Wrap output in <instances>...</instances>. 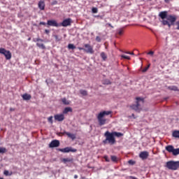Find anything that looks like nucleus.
Here are the masks:
<instances>
[{"label":"nucleus","mask_w":179,"mask_h":179,"mask_svg":"<svg viewBox=\"0 0 179 179\" xmlns=\"http://www.w3.org/2000/svg\"><path fill=\"white\" fill-rule=\"evenodd\" d=\"M159 17L162 19L161 23L163 26H168L170 29L171 26L176 24V26H177L176 30H179V20L177 21V15H169V12L165 10L161 11L159 13Z\"/></svg>","instance_id":"f257e3e1"},{"label":"nucleus","mask_w":179,"mask_h":179,"mask_svg":"<svg viewBox=\"0 0 179 179\" xmlns=\"http://www.w3.org/2000/svg\"><path fill=\"white\" fill-rule=\"evenodd\" d=\"M104 136L106 138V139L103 141V143H104V145H107V143L109 145H115L117 142V141H115V136L116 138H121V136H124V134L121 132H110L107 131L105 132Z\"/></svg>","instance_id":"f03ea898"},{"label":"nucleus","mask_w":179,"mask_h":179,"mask_svg":"<svg viewBox=\"0 0 179 179\" xmlns=\"http://www.w3.org/2000/svg\"><path fill=\"white\" fill-rule=\"evenodd\" d=\"M111 114H113V111L110 110H103L100 112L96 117L99 125H100V127L106 125L107 123V119H106L105 117L106 115H110Z\"/></svg>","instance_id":"7ed1b4c3"},{"label":"nucleus","mask_w":179,"mask_h":179,"mask_svg":"<svg viewBox=\"0 0 179 179\" xmlns=\"http://www.w3.org/2000/svg\"><path fill=\"white\" fill-rule=\"evenodd\" d=\"M136 103L130 106V108H131V110H134V111H136L137 113H141L142 110V108H141V103L143 104V103H145V99L141 97H136Z\"/></svg>","instance_id":"20e7f679"},{"label":"nucleus","mask_w":179,"mask_h":179,"mask_svg":"<svg viewBox=\"0 0 179 179\" xmlns=\"http://www.w3.org/2000/svg\"><path fill=\"white\" fill-rule=\"evenodd\" d=\"M84 48L78 47V50L80 51H85V52H87V54H94V50H93V46L90 45V44H85Z\"/></svg>","instance_id":"39448f33"},{"label":"nucleus","mask_w":179,"mask_h":179,"mask_svg":"<svg viewBox=\"0 0 179 179\" xmlns=\"http://www.w3.org/2000/svg\"><path fill=\"white\" fill-rule=\"evenodd\" d=\"M166 167L169 170H177L179 167V162L169 161L166 162Z\"/></svg>","instance_id":"423d86ee"},{"label":"nucleus","mask_w":179,"mask_h":179,"mask_svg":"<svg viewBox=\"0 0 179 179\" xmlns=\"http://www.w3.org/2000/svg\"><path fill=\"white\" fill-rule=\"evenodd\" d=\"M0 54H2L6 57V59H10L12 58V53L9 50H6V49L3 48H0Z\"/></svg>","instance_id":"0eeeda50"},{"label":"nucleus","mask_w":179,"mask_h":179,"mask_svg":"<svg viewBox=\"0 0 179 179\" xmlns=\"http://www.w3.org/2000/svg\"><path fill=\"white\" fill-rule=\"evenodd\" d=\"M59 152H62V153H69V152H72L75 153L78 152V150L73 148L72 147H66L64 148H59Z\"/></svg>","instance_id":"6e6552de"},{"label":"nucleus","mask_w":179,"mask_h":179,"mask_svg":"<svg viewBox=\"0 0 179 179\" xmlns=\"http://www.w3.org/2000/svg\"><path fill=\"white\" fill-rule=\"evenodd\" d=\"M48 26H52V27H59V24L55 20H49L47 22Z\"/></svg>","instance_id":"1a4fd4ad"},{"label":"nucleus","mask_w":179,"mask_h":179,"mask_svg":"<svg viewBox=\"0 0 179 179\" xmlns=\"http://www.w3.org/2000/svg\"><path fill=\"white\" fill-rule=\"evenodd\" d=\"M71 22H72V20L71 18H67L66 20H64L63 22L59 24L60 26H62L63 27H67V26H71Z\"/></svg>","instance_id":"9d476101"},{"label":"nucleus","mask_w":179,"mask_h":179,"mask_svg":"<svg viewBox=\"0 0 179 179\" xmlns=\"http://www.w3.org/2000/svg\"><path fill=\"white\" fill-rule=\"evenodd\" d=\"M139 157L142 159V160H146V159L149 157V152L148 151H143L140 152Z\"/></svg>","instance_id":"9b49d317"},{"label":"nucleus","mask_w":179,"mask_h":179,"mask_svg":"<svg viewBox=\"0 0 179 179\" xmlns=\"http://www.w3.org/2000/svg\"><path fill=\"white\" fill-rule=\"evenodd\" d=\"M59 141L58 140H53L49 144V148H58L59 146Z\"/></svg>","instance_id":"f8f14e48"},{"label":"nucleus","mask_w":179,"mask_h":179,"mask_svg":"<svg viewBox=\"0 0 179 179\" xmlns=\"http://www.w3.org/2000/svg\"><path fill=\"white\" fill-rule=\"evenodd\" d=\"M55 120L61 122L65 120V116L64 115V114L55 115Z\"/></svg>","instance_id":"ddd939ff"},{"label":"nucleus","mask_w":179,"mask_h":179,"mask_svg":"<svg viewBox=\"0 0 179 179\" xmlns=\"http://www.w3.org/2000/svg\"><path fill=\"white\" fill-rule=\"evenodd\" d=\"M38 7L41 10H44L45 9V2L44 1H40L38 3Z\"/></svg>","instance_id":"4468645a"},{"label":"nucleus","mask_w":179,"mask_h":179,"mask_svg":"<svg viewBox=\"0 0 179 179\" xmlns=\"http://www.w3.org/2000/svg\"><path fill=\"white\" fill-rule=\"evenodd\" d=\"M62 162L64 164H66V163H73V158H63L62 159Z\"/></svg>","instance_id":"2eb2a0df"},{"label":"nucleus","mask_w":179,"mask_h":179,"mask_svg":"<svg viewBox=\"0 0 179 179\" xmlns=\"http://www.w3.org/2000/svg\"><path fill=\"white\" fill-rule=\"evenodd\" d=\"M66 135H67V136L69 138H70L71 139H72V141H75V139H76V135L73 134H71L69 132H65L64 133Z\"/></svg>","instance_id":"dca6fc26"},{"label":"nucleus","mask_w":179,"mask_h":179,"mask_svg":"<svg viewBox=\"0 0 179 179\" xmlns=\"http://www.w3.org/2000/svg\"><path fill=\"white\" fill-rule=\"evenodd\" d=\"M23 100H31V95L29 94H24L22 96Z\"/></svg>","instance_id":"f3484780"},{"label":"nucleus","mask_w":179,"mask_h":179,"mask_svg":"<svg viewBox=\"0 0 179 179\" xmlns=\"http://www.w3.org/2000/svg\"><path fill=\"white\" fill-rule=\"evenodd\" d=\"M62 102L64 106H69L71 104V101L67 100L66 98H62Z\"/></svg>","instance_id":"a211bd4d"},{"label":"nucleus","mask_w":179,"mask_h":179,"mask_svg":"<svg viewBox=\"0 0 179 179\" xmlns=\"http://www.w3.org/2000/svg\"><path fill=\"white\" fill-rule=\"evenodd\" d=\"M73 110L71 107H66L63 110V114H68V113H72Z\"/></svg>","instance_id":"6ab92c4d"},{"label":"nucleus","mask_w":179,"mask_h":179,"mask_svg":"<svg viewBox=\"0 0 179 179\" xmlns=\"http://www.w3.org/2000/svg\"><path fill=\"white\" fill-rule=\"evenodd\" d=\"M172 136H173V138H178L179 139V130H175L172 133Z\"/></svg>","instance_id":"aec40b11"},{"label":"nucleus","mask_w":179,"mask_h":179,"mask_svg":"<svg viewBox=\"0 0 179 179\" xmlns=\"http://www.w3.org/2000/svg\"><path fill=\"white\" fill-rule=\"evenodd\" d=\"M36 45L37 47H38L39 48H41L42 50H45V45H44V43H37Z\"/></svg>","instance_id":"412c9836"},{"label":"nucleus","mask_w":179,"mask_h":179,"mask_svg":"<svg viewBox=\"0 0 179 179\" xmlns=\"http://www.w3.org/2000/svg\"><path fill=\"white\" fill-rule=\"evenodd\" d=\"M169 90H173L174 92H178V87L176 86H170L168 87Z\"/></svg>","instance_id":"4be33fe9"},{"label":"nucleus","mask_w":179,"mask_h":179,"mask_svg":"<svg viewBox=\"0 0 179 179\" xmlns=\"http://www.w3.org/2000/svg\"><path fill=\"white\" fill-rule=\"evenodd\" d=\"M101 57L102 58L103 61H106L107 59V55L104 52H101Z\"/></svg>","instance_id":"5701e85b"},{"label":"nucleus","mask_w":179,"mask_h":179,"mask_svg":"<svg viewBox=\"0 0 179 179\" xmlns=\"http://www.w3.org/2000/svg\"><path fill=\"white\" fill-rule=\"evenodd\" d=\"M68 48H69V50H75V48H76V46H75V45H73L72 43H69L68 45Z\"/></svg>","instance_id":"b1692460"},{"label":"nucleus","mask_w":179,"mask_h":179,"mask_svg":"<svg viewBox=\"0 0 179 179\" xmlns=\"http://www.w3.org/2000/svg\"><path fill=\"white\" fill-rule=\"evenodd\" d=\"M80 94H82L83 96H87V91L85 90H80Z\"/></svg>","instance_id":"393cba45"},{"label":"nucleus","mask_w":179,"mask_h":179,"mask_svg":"<svg viewBox=\"0 0 179 179\" xmlns=\"http://www.w3.org/2000/svg\"><path fill=\"white\" fill-rule=\"evenodd\" d=\"M53 37H55V41H57V42L61 41V40H62V38L58 36V35H54Z\"/></svg>","instance_id":"a878e982"},{"label":"nucleus","mask_w":179,"mask_h":179,"mask_svg":"<svg viewBox=\"0 0 179 179\" xmlns=\"http://www.w3.org/2000/svg\"><path fill=\"white\" fill-rule=\"evenodd\" d=\"M110 159H111L112 162H117V156H115V155L110 156Z\"/></svg>","instance_id":"bb28decb"},{"label":"nucleus","mask_w":179,"mask_h":179,"mask_svg":"<svg viewBox=\"0 0 179 179\" xmlns=\"http://www.w3.org/2000/svg\"><path fill=\"white\" fill-rule=\"evenodd\" d=\"M33 41H34V43L38 42V41H41V43H43V41H44V40H43V39H41V38H34V39H33Z\"/></svg>","instance_id":"cd10ccee"},{"label":"nucleus","mask_w":179,"mask_h":179,"mask_svg":"<svg viewBox=\"0 0 179 179\" xmlns=\"http://www.w3.org/2000/svg\"><path fill=\"white\" fill-rule=\"evenodd\" d=\"M7 150L5 148H0V153H6Z\"/></svg>","instance_id":"c85d7f7f"},{"label":"nucleus","mask_w":179,"mask_h":179,"mask_svg":"<svg viewBox=\"0 0 179 179\" xmlns=\"http://www.w3.org/2000/svg\"><path fill=\"white\" fill-rule=\"evenodd\" d=\"M117 34H119V36H122V34H124V29H119Z\"/></svg>","instance_id":"c756f323"},{"label":"nucleus","mask_w":179,"mask_h":179,"mask_svg":"<svg viewBox=\"0 0 179 179\" xmlns=\"http://www.w3.org/2000/svg\"><path fill=\"white\" fill-rule=\"evenodd\" d=\"M149 68H150V64H148L146 67H145L143 70L142 72H147L148 69H149Z\"/></svg>","instance_id":"7c9ffc66"},{"label":"nucleus","mask_w":179,"mask_h":179,"mask_svg":"<svg viewBox=\"0 0 179 179\" xmlns=\"http://www.w3.org/2000/svg\"><path fill=\"white\" fill-rule=\"evenodd\" d=\"M92 13H97V12H99V10L97 9V8L93 7L92 9Z\"/></svg>","instance_id":"2f4dec72"},{"label":"nucleus","mask_w":179,"mask_h":179,"mask_svg":"<svg viewBox=\"0 0 179 179\" xmlns=\"http://www.w3.org/2000/svg\"><path fill=\"white\" fill-rule=\"evenodd\" d=\"M3 174L4 176H12V172L9 173V171H4Z\"/></svg>","instance_id":"473e14b6"},{"label":"nucleus","mask_w":179,"mask_h":179,"mask_svg":"<svg viewBox=\"0 0 179 179\" xmlns=\"http://www.w3.org/2000/svg\"><path fill=\"white\" fill-rule=\"evenodd\" d=\"M48 122H50V124H52L54 122L52 121V116H50L48 118Z\"/></svg>","instance_id":"72a5a7b5"},{"label":"nucleus","mask_w":179,"mask_h":179,"mask_svg":"<svg viewBox=\"0 0 179 179\" xmlns=\"http://www.w3.org/2000/svg\"><path fill=\"white\" fill-rule=\"evenodd\" d=\"M122 58H124V59H131V57L127 55H122Z\"/></svg>","instance_id":"f704fd0d"},{"label":"nucleus","mask_w":179,"mask_h":179,"mask_svg":"<svg viewBox=\"0 0 179 179\" xmlns=\"http://www.w3.org/2000/svg\"><path fill=\"white\" fill-rule=\"evenodd\" d=\"M103 159H105L106 162H110V158H108V156L105 155Z\"/></svg>","instance_id":"c9c22d12"},{"label":"nucleus","mask_w":179,"mask_h":179,"mask_svg":"<svg viewBox=\"0 0 179 179\" xmlns=\"http://www.w3.org/2000/svg\"><path fill=\"white\" fill-rule=\"evenodd\" d=\"M51 5L54 6V5H58V1L57 0L53 1L51 3Z\"/></svg>","instance_id":"e433bc0d"},{"label":"nucleus","mask_w":179,"mask_h":179,"mask_svg":"<svg viewBox=\"0 0 179 179\" xmlns=\"http://www.w3.org/2000/svg\"><path fill=\"white\" fill-rule=\"evenodd\" d=\"M96 41H97L98 43H100V41H101V38H100V36L96 37Z\"/></svg>","instance_id":"4c0bfd02"},{"label":"nucleus","mask_w":179,"mask_h":179,"mask_svg":"<svg viewBox=\"0 0 179 179\" xmlns=\"http://www.w3.org/2000/svg\"><path fill=\"white\" fill-rule=\"evenodd\" d=\"M128 163H129V164H131V165L135 164V162H134V161H132V160H129V161L128 162Z\"/></svg>","instance_id":"58836bf2"},{"label":"nucleus","mask_w":179,"mask_h":179,"mask_svg":"<svg viewBox=\"0 0 179 179\" xmlns=\"http://www.w3.org/2000/svg\"><path fill=\"white\" fill-rule=\"evenodd\" d=\"M126 54H129V55H134L133 52H127Z\"/></svg>","instance_id":"ea45409f"},{"label":"nucleus","mask_w":179,"mask_h":179,"mask_svg":"<svg viewBox=\"0 0 179 179\" xmlns=\"http://www.w3.org/2000/svg\"><path fill=\"white\" fill-rule=\"evenodd\" d=\"M153 54H155V52H153V51H150V52L148 53V55H153Z\"/></svg>","instance_id":"a19ab883"},{"label":"nucleus","mask_w":179,"mask_h":179,"mask_svg":"<svg viewBox=\"0 0 179 179\" xmlns=\"http://www.w3.org/2000/svg\"><path fill=\"white\" fill-rule=\"evenodd\" d=\"M45 34H50V30L45 29Z\"/></svg>","instance_id":"79ce46f5"},{"label":"nucleus","mask_w":179,"mask_h":179,"mask_svg":"<svg viewBox=\"0 0 179 179\" xmlns=\"http://www.w3.org/2000/svg\"><path fill=\"white\" fill-rule=\"evenodd\" d=\"M39 24H42L43 26H45V24H47L45 22H41L39 23Z\"/></svg>","instance_id":"37998d69"},{"label":"nucleus","mask_w":179,"mask_h":179,"mask_svg":"<svg viewBox=\"0 0 179 179\" xmlns=\"http://www.w3.org/2000/svg\"><path fill=\"white\" fill-rule=\"evenodd\" d=\"M107 25L109 26V27H112V28L114 27H113V25H111V24H110V23H108Z\"/></svg>","instance_id":"c03bdc74"},{"label":"nucleus","mask_w":179,"mask_h":179,"mask_svg":"<svg viewBox=\"0 0 179 179\" xmlns=\"http://www.w3.org/2000/svg\"><path fill=\"white\" fill-rule=\"evenodd\" d=\"M164 2H166V3H169V2H170V0H164Z\"/></svg>","instance_id":"a18cd8bd"},{"label":"nucleus","mask_w":179,"mask_h":179,"mask_svg":"<svg viewBox=\"0 0 179 179\" xmlns=\"http://www.w3.org/2000/svg\"><path fill=\"white\" fill-rule=\"evenodd\" d=\"M10 111H15V108H10Z\"/></svg>","instance_id":"49530a36"},{"label":"nucleus","mask_w":179,"mask_h":179,"mask_svg":"<svg viewBox=\"0 0 179 179\" xmlns=\"http://www.w3.org/2000/svg\"><path fill=\"white\" fill-rule=\"evenodd\" d=\"M78 175H74V178L75 179L78 178Z\"/></svg>","instance_id":"de8ad7c7"},{"label":"nucleus","mask_w":179,"mask_h":179,"mask_svg":"<svg viewBox=\"0 0 179 179\" xmlns=\"http://www.w3.org/2000/svg\"><path fill=\"white\" fill-rule=\"evenodd\" d=\"M31 40V38H28V41H30Z\"/></svg>","instance_id":"09e8293b"},{"label":"nucleus","mask_w":179,"mask_h":179,"mask_svg":"<svg viewBox=\"0 0 179 179\" xmlns=\"http://www.w3.org/2000/svg\"><path fill=\"white\" fill-rule=\"evenodd\" d=\"M0 179H3V178H0Z\"/></svg>","instance_id":"8fccbe9b"},{"label":"nucleus","mask_w":179,"mask_h":179,"mask_svg":"<svg viewBox=\"0 0 179 179\" xmlns=\"http://www.w3.org/2000/svg\"><path fill=\"white\" fill-rule=\"evenodd\" d=\"M150 1H152V0H150Z\"/></svg>","instance_id":"3c124183"}]
</instances>
